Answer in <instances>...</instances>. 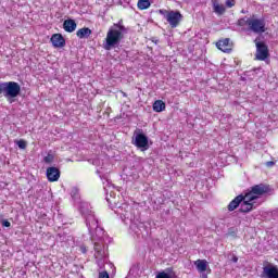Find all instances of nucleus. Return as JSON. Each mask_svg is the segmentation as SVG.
I'll return each mask as SVG.
<instances>
[{"label": "nucleus", "mask_w": 278, "mask_h": 278, "mask_svg": "<svg viewBox=\"0 0 278 278\" xmlns=\"http://www.w3.org/2000/svg\"><path fill=\"white\" fill-rule=\"evenodd\" d=\"M125 34H127V27L123 25V20L118 23L112 25L106 33V38L102 45L105 51H112V49H116L121 41L125 38Z\"/></svg>", "instance_id": "f257e3e1"}, {"label": "nucleus", "mask_w": 278, "mask_h": 278, "mask_svg": "<svg viewBox=\"0 0 278 278\" xmlns=\"http://www.w3.org/2000/svg\"><path fill=\"white\" fill-rule=\"evenodd\" d=\"M21 94V85L16 81L0 83V99L4 97L9 103H14V99Z\"/></svg>", "instance_id": "f03ea898"}, {"label": "nucleus", "mask_w": 278, "mask_h": 278, "mask_svg": "<svg viewBox=\"0 0 278 278\" xmlns=\"http://www.w3.org/2000/svg\"><path fill=\"white\" fill-rule=\"evenodd\" d=\"M87 227L94 244H97V242L104 244L108 237L105 236V230L99 227V220H97V217L89 216V218H87Z\"/></svg>", "instance_id": "7ed1b4c3"}, {"label": "nucleus", "mask_w": 278, "mask_h": 278, "mask_svg": "<svg viewBox=\"0 0 278 278\" xmlns=\"http://www.w3.org/2000/svg\"><path fill=\"white\" fill-rule=\"evenodd\" d=\"M106 201L110 205V207H112V210H114L115 214H118V216H122L123 218H126L127 220H134V216L131 215V206L127 203H123V204H118V202H116V198H111L106 197Z\"/></svg>", "instance_id": "20e7f679"}, {"label": "nucleus", "mask_w": 278, "mask_h": 278, "mask_svg": "<svg viewBox=\"0 0 278 278\" xmlns=\"http://www.w3.org/2000/svg\"><path fill=\"white\" fill-rule=\"evenodd\" d=\"M270 192V186L265 184H260L251 187V190L245 193L248 201H255L260 199V197H264V194H268Z\"/></svg>", "instance_id": "39448f33"}, {"label": "nucleus", "mask_w": 278, "mask_h": 278, "mask_svg": "<svg viewBox=\"0 0 278 278\" xmlns=\"http://www.w3.org/2000/svg\"><path fill=\"white\" fill-rule=\"evenodd\" d=\"M131 144L140 149V151H147L149 149V137L142 130L137 129L134 131Z\"/></svg>", "instance_id": "423d86ee"}, {"label": "nucleus", "mask_w": 278, "mask_h": 278, "mask_svg": "<svg viewBox=\"0 0 278 278\" xmlns=\"http://www.w3.org/2000/svg\"><path fill=\"white\" fill-rule=\"evenodd\" d=\"M94 257L99 268H103L105 261L108 260V245L105 243L96 242L94 243Z\"/></svg>", "instance_id": "0eeeda50"}, {"label": "nucleus", "mask_w": 278, "mask_h": 278, "mask_svg": "<svg viewBox=\"0 0 278 278\" xmlns=\"http://www.w3.org/2000/svg\"><path fill=\"white\" fill-rule=\"evenodd\" d=\"M249 29L254 34H264L266 31V22L264 18L252 17L249 20Z\"/></svg>", "instance_id": "6e6552de"}, {"label": "nucleus", "mask_w": 278, "mask_h": 278, "mask_svg": "<svg viewBox=\"0 0 278 278\" xmlns=\"http://www.w3.org/2000/svg\"><path fill=\"white\" fill-rule=\"evenodd\" d=\"M256 45V60H260L261 62H264L269 55L268 53V46L264 43V41H260V37L254 40Z\"/></svg>", "instance_id": "1a4fd4ad"}, {"label": "nucleus", "mask_w": 278, "mask_h": 278, "mask_svg": "<svg viewBox=\"0 0 278 278\" xmlns=\"http://www.w3.org/2000/svg\"><path fill=\"white\" fill-rule=\"evenodd\" d=\"M261 277L263 278H278V267L273 263L265 262Z\"/></svg>", "instance_id": "9d476101"}, {"label": "nucleus", "mask_w": 278, "mask_h": 278, "mask_svg": "<svg viewBox=\"0 0 278 278\" xmlns=\"http://www.w3.org/2000/svg\"><path fill=\"white\" fill-rule=\"evenodd\" d=\"M181 18H184V16L179 11H169V15H167L166 21L170 27L175 29V27H178L179 23H181Z\"/></svg>", "instance_id": "9b49d317"}, {"label": "nucleus", "mask_w": 278, "mask_h": 278, "mask_svg": "<svg viewBox=\"0 0 278 278\" xmlns=\"http://www.w3.org/2000/svg\"><path fill=\"white\" fill-rule=\"evenodd\" d=\"M217 49H219V51H223L224 53H231V49L233 47V45L231 43V39L229 38H225L219 40L216 43Z\"/></svg>", "instance_id": "f8f14e48"}, {"label": "nucleus", "mask_w": 278, "mask_h": 278, "mask_svg": "<svg viewBox=\"0 0 278 278\" xmlns=\"http://www.w3.org/2000/svg\"><path fill=\"white\" fill-rule=\"evenodd\" d=\"M79 211L86 220V225H88V219L90 218V216L94 218V213H92V210H90V205L88 204V202H80Z\"/></svg>", "instance_id": "ddd939ff"}, {"label": "nucleus", "mask_w": 278, "mask_h": 278, "mask_svg": "<svg viewBox=\"0 0 278 278\" xmlns=\"http://www.w3.org/2000/svg\"><path fill=\"white\" fill-rule=\"evenodd\" d=\"M243 198L239 212H241V214H249V212L253 210V200L247 199V194H244Z\"/></svg>", "instance_id": "4468645a"}, {"label": "nucleus", "mask_w": 278, "mask_h": 278, "mask_svg": "<svg viewBox=\"0 0 278 278\" xmlns=\"http://www.w3.org/2000/svg\"><path fill=\"white\" fill-rule=\"evenodd\" d=\"M51 42L55 49H62V47L66 46V40L61 34L52 35Z\"/></svg>", "instance_id": "2eb2a0df"}, {"label": "nucleus", "mask_w": 278, "mask_h": 278, "mask_svg": "<svg viewBox=\"0 0 278 278\" xmlns=\"http://www.w3.org/2000/svg\"><path fill=\"white\" fill-rule=\"evenodd\" d=\"M46 175L48 180L58 181V179H60V169L58 167H48Z\"/></svg>", "instance_id": "dca6fc26"}, {"label": "nucleus", "mask_w": 278, "mask_h": 278, "mask_svg": "<svg viewBox=\"0 0 278 278\" xmlns=\"http://www.w3.org/2000/svg\"><path fill=\"white\" fill-rule=\"evenodd\" d=\"M244 201V194L237 195L229 204H228V212H233L240 207V204Z\"/></svg>", "instance_id": "f3484780"}, {"label": "nucleus", "mask_w": 278, "mask_h": 278, "mask_svg": "<svg viewBox=\"0 0 278 278\" xmlns=\"http://www.w3.org/2000/svg\"><path fill=\"white\" fill-rule=\"evenodd\" d=\"M63 29L68 34H73L77 29V23L75 20H65L63 23Z\"/></svg>", "instance_id": "a211bd4d"}, {"label": "nucleus", "mask_w": 278, "mask_h": 278, "mask_svg": "<svg viewBox=\"0 0 278 278\" xmlns=\"http://www.w3.org/2000/svg\"><path fill=\"white\" fill-rule=\"evenodd\" d=\"M76 36L80 39L90 38V36H92V29L88 27L80 28L76 31Z\"/></svg>", "instance_id": "6ab92c4d"}, {"label": "nucleus", "mask_w": 278, "mask_h": 278, "mask_svg": "<svg viewBox=\"0 0 278 278\" xmlns=\"http://www.w3.org/2000/svg\"><path fill=\"white\" fill-rule=\"evenodd\" d=\"M213 12L217 14L218 16H223L225 14L226 9L224 4L218 3V1L214 0L213 1Z\"/></svg>", "instance_id": "aec40b11"}, {"label": "nucleus", "mask_w": 278, "mask_h": 278, "mask_svg": "<svg viewBox=\"0 0 278 278\" xmlns=\"http://www.w3.org/2000/svg\"><path fill=\"white\" fill-rule=\"evenodd\" d=\"M198 273H205L207 270V261L206 260H197L194 262Z\"/></svg>", "instance_id": "412c9836"}, {"label": "nucleus", "mask_w": 278, "mask_h": 278, "mask_svg": "<svg viewBox=\"0 0 278 278\" xmlns=\"http://www.w3.org/2000/svg\"><path fill=\"white\" fill-rule=\"evenodd\" d=\"M164 110H166V103H164V101L162 100H156L153 103V111L154 112H164Z\"/></svg>", "instance_id": "4be33fe9"}, {"label": "nucleus", "mask_w": 278, "mask_h": 278, "mask_svg": "<svg viewBox=\"0 0 278 278\" xmlns=\"http://www.w3.org/2000/svg\"><path fill=\"white\" fill-rule=\"evenodd\" d=\"M139 236L147 238L149 236L150 228L144 223L139 222Z\"/></svg>", "instance_id": "5701e85b"}, {"label": "nucleus", "mask_w": 278, "mask_h": 278, "mask_svg": "<svg viewBox=\"0 0 278 278\" xmlns=\"http://www.w3.org/2000/svg\"><path fill=\"white\" fill-rule=\"evenodd\" d=\"M139 10H149L151 8V1L149 0H139L137 3Z\"/></svg>", "instance_id": "b1692460"}, {"label": "nucleus", "mask_w": 278, "mask_h": 278, "mask_svg": "<svg viewBox=\"0 0 278 278\" xmlns=\"http://www.w3.org/2000/svg\"><path fill=\"white\" fill-rule=\"evenodd\" d=\"M130 229H131V231H134V233H136V236H139V233H140V222H132L130 224Z\"/></svg>", "instance_id": "393cba45"}, {"label": "nucleus", "mask_w": 278, "mask_h": 278, "mask_svg": "<svg viewBox=\"0 0 278 278\" xmlns=\"http://www.w3.org/2000/svg\"><path fill=\"white\" fill-rule=\"evenodd\" d=\"M71 197L73 201H77L79 199V189H77L76 187L72 188Z\"/></svg>", "instance_id": "a878e982"}, {"label": "nucleus", "mask_w": 278, "mask_h": 278, "mask_svg": "<svg viewBox=\"0 0 278 278\" xmlns=\"http://www.w3.org/2000/svg\"><path fill=\"white\" fill-rule=\"evenodd\" d=\"M249 21H251V18H249V17L240 18V20H238L237 25L239 27H244L245 25H248V27H249Z\"/></svg>", "instance_id": "bb28decb"}, {"label": "nucleus", "mask_w": 278, "mask_h": 278, "mask_svg": "<svg viewBox=\"0 0 278 278\" xmlns=\"http://www.w3.org/2000/svg\"><path fill=\"white\" fill-rule=\"evenodd\" d=\"M159 14H161L162 16H164V18L167 21V20H168V16L170 15V11L164 10V9H160V10H159Z\"/></svg>", "instance_id": "cd10ccee"}, {"label": "nucleus", "mask_w": 278, "mask_h": 278, "mask_svg": "<svg viewBox=\"0 0 278 278\" xmlns=\"http://www.w3.org/2000/svg\"><path fill=\"white\" fill-rule=\"evenodd\" d=\"M53 160H55V156H53V154H48L47 156H45L43 162L46 164H52Z\"/></svg>", "instance_id": "c85d7f7f"}, {"label": "nucleus", "mask_w": 278, "mask_h": 278, "mask_svg": "<svg viewBox=\"0 0 278 278\" xmlns=\"http://www.w3.org/2000/svg\"><path fill=\"white\" fill-rule=\"evenodd\" d=\"M16 144H17L18 149H27V141H25V140H18V141H16Z\"/></svg>", "instance_id": "c756f323"}, {"label": "nucleus", "mask_w": 278, "mask_h": 278, "mask_svg": "<svg viewBox=\"0 0 278 278\" xmlns=\"http://www.w3.org/2000/svg\"><path fill=\"white\" fill-rule=\"evenodd\" d=\"M236 5V0H226V8H233Z\"/></svg>", "instance_id": "7c9ffc66"}, {"label": "nucleus", "mask_w": 278, "mask_h": 278, "mask_svg": "<svg viewBox=\"0 0 278 278\" xmlns=\"http://www.w3.org/2000/svg\"><path fill=\"white\" fill-rule=\"evenodd\" d=\"M99 278H110V274H108V271H101Z\"/></svg>", "instance_id": "2f4dec72"}, {"label": "nucleus", "mask_w": 278, "mask_h": 278, "mask_svg": "<svg viewBox=\"0 0 278 278\" xmlns=\"http://www.w3.org/2000/svg\"><path fill=\"white\" fill-rule=\"evenodd\" d=\"M11 223L8 219L2 220V227H11Z\"/></svg>", "instance_id": "473e14b6"}, {"label": "nucleus", "mask_w": 278, "mask_h": 278, "mask_svg": "<svg viewBox=\"0 0 278 278\" xmlns=\"http://www.w3.org/2000/svg\"><path fill=\"white\" fill-rule=\"evenodd\" d=\"M276 164V162H274V161H268L267 163H266V166H268L269 168H273V166Z\"/></svg>", "instance_id": "72a5a7b5"}, {"label": "nucleus", "mask_w": 278, "mask_h": 278, "mask_svg": "<svg viewBox=\"0 0 278 278\" xmlns=\"http://www.w3.org/2000/svg\"><path fill=\"white\" fill-rule=\"evenodd\" d=\"M232 262H233L235 264H237V262H238V256L233 255V256H232Z\"/></svg>", "instance_id": "f704fd0d"}, {"label": "nucleus", "mask_w": 278, "mask_h": 278, "mask_svg": "<svg viewBox=\"0 0 278 278\" xmlns=\"http://www.w3.org/2000/svg\"><path fill=\"white\" fill-rule=\"evenodd\" d=\"M123 97H127V93L124 92V93H123Z\"/></svg>", "instance_id": "c9c22d12"}, {"label": "nucleus", "mask_w": 278, "mask_h": 278, "mask_svg": "<svg viewBox=\"0 0 278 278\" xmlns=\"http://www.w3.org/2000/svg\"><path fill=\"white\" fill-rule=\"evenodd\" d=\"M83 253H86V249L85 248L83 249Z\"/></svg>", "instance_id": "e433bc0d"}]
</instances>
